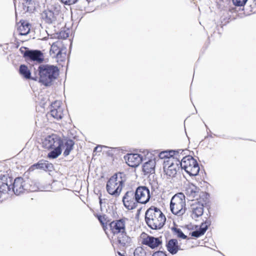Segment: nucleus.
Here are the masks:
<instances>
[{"instance_id": "nucleus-1", "label": "nucleus", "mask_w": 256, "mask_h": 256, "mask_svg": "<svg viewBox=\"0 0 256 256\" xmlns=\"http://www.w3.org/2000/svg\"><path fill=\"white\" fill-rule=\"evenodd\" d=\"M34 77L32 80L42 83L44 86L51 85L52 82L56 80L59 74L58 66L48 64H38V68H34Z\"/></svg>"}, {"instance_id": "nucleus-2", "label": "nucleus", "mask_w": 256, "mask_h": 256, "mask_svg": "<svg viewBox=\"0 0 256 256\" xmlns=\"http://www.w3.org/2000/svg\"><path fill=\"white\" fill-rule=\"evenodd\" d=\"M145 221L152 230H160L164 225L166 218L160 208L151 206L145 212Z\"/></svg>"}, {"instance_id": "nucleus-3", "label": "nucleus", "mask_w": 256, "mask_h": 256, "mask_svg": "<svg viewBox=\"0 0 256 256\" xmlns=\"http://www.w3.org/2000/svg\"><path fill=\"white\" fill-rule=\"evenodd\" d=\"M126 181L124 172L114 174L106 183V188L108 192L116 197L118 196L122 190Z\"/></svg>"}, {"instance_id": "nucleus-4", "label": "nucleus", "mask_w": 256, "mask_h": 256, "mask_svg": "<svg viewBox=\"0 0 256 256\" xmlns=\"http://www.w3.org/2000/svg\"><path fill=\"white\" fill-rule=\"evenodd\" d=\"M185 196L179 192L174 196L170 202V210L172 212L178 216H182L186 212Z\"/></svg>"}, {"instance_id": "nucleus-5", "label": "nucleus", "mask_w": 256, "mask_h": 256, "mask_svg": "<svg viewBox=\"0 0 256 256\" xmlns=\"http://www.w3.org/2000/svg\"><path fill=\"white\" fill-rule=\"evenodd\" d=\"M182 169H183L190 176H196L200 172V166L196 160L190 156H184L179 162Z\"/></svg>"}, {"instance_id": "nucleus-6", "label": "nucleus", "mask_w": 256, "mask_h": 256, "mask_svg": "<svg viewBox=\"0 0 256 256\" xmlns=\"http://www.w3.org/2000/svg\"><path fill=\"white\" fill-rule=\"evenodd\" d=\"M20 51L28 62H36L40 64L44 60L43 54L40 50H30L26 47H22Z\"/></svg>"}, {"instance_id": "nucleus-7", "label": "nucleus", "mask_w": 256, "mask_h": 256, "mask_svg": "<svg viewBox=\"0 0 256 256\" xmlns=\"http://www.w3.org/2000/svg\"><path fill=\"white\" fill-rule=\"evenodd\" d=\"M0 176H6V178H8V185L10 188L8 192L12 190V191L16 195H19L24 192V180L22 178H17L12 181V178L9 176L7 174L0 175Z\"/></svg>"}, {"instance_id": "nucleus-8", "label": "nucleus", "mask_w": 256, "mask_h": 256, "mask_svg": "<svg viewBox=\"0 0 256 256\" xmlns=\"http://www.w3.org/2000/svg\"><path fill=\"white\" fill-rule=\"evenodd\" d=\"M135 192L136 199L138 203L146 204L151 198L150 190L146 186H139L134 191Z\"/></svg>"}, {"instance_id": "nucleus-9", "label": "nucleus", "mask_w": 256, "mask_h": 256, "mask_svg": "<svg viewBox=\"0 0 256 256\" xmlns=\"http://www.w3.org/2000/svg\"><path fill=\"white\" fill-rule=\"evenodd\" d=\"M135 192L134 190L127 191L122 198V202L126 208L129 210L136 208L138 206V202L136 199Z\"/></svg>"}, {"instance_id": "nucleus-10", "label": "nucleus", "mask_w": 256, "mask_h": 256, "mask_svg": "<svg viewBox=\"0 0 256 256\" xmlns=\"http://www.w3.org/2000/svg\"><path fill=\"white\" fill-rule=\"evenodd\" d=\"M43 146L46 149H52L58 146H63L62 140L56 134H52L46 137L42 142Z\"/></svg>"}, {"instance_id": "nucleus-11", "label": "nucleus", "mask_w": 256, "mask_h": 256, "mask_svg": "<svg viewBox=\"0 0 256 256\" xmlns=\"http://www.w3.org/2000/svg\"><path fill=\"white\" fill-rule=\"evenodd\" d=\"M126 218L115 220L111 222L110 224V230L114 234H120L122 232H126Z\"/></svg>"}, {"instance_id": "nucleus-12", "label": "nucleus", "mask_w": 256, "mask_h": 256, "mask_svg": "<svg viewBox=\"0 0 256 256\" xmlns=\"http://www.w3.org/2000/svg\"><path fill=\"white\" fill-rule=\"evenodd\" d=\"M124 158L130 166L135 168L142 162L143 156L138 154H128L124 156Z\"/></svg>"}, {"instance_id": "nucleus-13", "label": "nucleus", "mask_w": 256, "mask_h": 256, "mask_svg": "<svg viewBox=\"0 0 256 256\" xmlns=\"http://www.w3.org/2000/svg\"><path fill=\"white\" fill-rule=\"evenodd\" d=\"M58 15V11L48 9L42 12V17L46 23L53 24L56 23Z\"/></svg>"}, {"instance_id": "nucleus-14", "label": "nucleus", "mask_w": 256, "mask_h": 256, "mask_svg": "<svg viewBox=\"0 0 256 256\" xmlns=\"http://www.w3.org/2000/svg\"><path fill=\"white\" fill-rule=\"evenodd\" d=\"M184 152L183 150L180 149L177 150H170L168 152H162L159 154V156L160 158H169L172 160L176 159V161L180 162V154H182Z\"/></svg>"}, {"instance_id": "nucleus-15", "label": "nucleus", "mask_w": 256, "mask_h": 256, "mask_svg": "<svg viewBox=\"0 0 256 256\" xmlns=\"http://www.w3.org/2000/svg\"><path fill=\"white\" fill-rule=\"evenodd\" d=\"M53 168L52 164L49 163L48 162L42 160L37 163L34 164L30 168V170H34L35 169L42 170H44L52 171Z\"/></svg>"}, {"instance_id": "nucleus-16", "label": "nucleus", "mask_w": 256, "mask_h": 256, "mask_svg": "<svg viewBox=\"0 0 256 256\" xmlns=\"http://www.w3.org/2000/svg\"><path fill=\"white\" fill-rule=\"evenodd\" d=\"M162 243V240L159 238H156L153 236H148L142 240V244L148 246L150 248L154 249Z\"/></svg>"}, {"instance_id": "nucleus-17", "label": "nucleus", "mask_w": 256, "mask_h": 256, "mask_svg": "<svg viewBox=\"0 0 256 256\" xmlns=\"http://www.w3.org/2000/svg\"><path fill=\"white\" fill-rule=\"evenodd\" d=\"M204 204L200 203L197 200H194L191 205V210L192 215L195 218H198L202 216L204 213Z\"/></svg>"}, {"instance_id": "nucleus-18", "label": "nucleus", "mask_w": 256, "mask_h": 256, "mask_svg": "<svg viewBox=\"0 0 256 256\" xmlns=\"http://www.w3.org/2000/svg\"><path fill=\"white\" fill-rule=\"evenodd\" d=\"M211 222L206 220L204 222L202 223L199 229L194 230L190 233L192 236L198 238L204 235L210 226Z\"/></svg>"}, {"instance_id": "nucleus-19", "label": "nucleus", "mask_w": 256, "mask_h": 256, "mask_svg": "<svg viewBox=\"0 0 256 256\" xmlns=\"http://www.w3.org/2000/svg\"><path fill=\"white\" fill-rule=\"evenodd\" d=\"M168 163V166L166 170H165V166H164L166 174L169 176L174 177L177 173V170H179L180 168L178 166L180 164L179 163L174 164L173 162V160H170V158H169Z\"/></svg>"}, {"instance_id": "nucleus-20", "label": "nucleus", "mask_w": 256, "mask_h": 256, "mask_svg": "<svg viewBox=\"0 0 256 256\" xmlns=\"http://www.w3.org/2000/svg\"><path fill=\"white\" fill-rule=\"evenodd\" d=\"M166 246L168 250L172 254H176L180 249L178 240L174 238L170 240L167 242Z\"/></svg>"}, {"instance_id": "nucleus-21", "label": "nucleus", "mask_w": 256, "mask_h": 256, "mask_svg": "<svg viewBox=\"0 0 256 256\" xmlns=\"http://www.w3.org/2000/svg\"><path fill=\"white\" fill-rule=\"evenodd\" d=\"M156 162L150 160L146 162L142 166V171L145 175L154 174L155 172Z\"/></svg>"}, {"instance_id": "nucleus-22", "label": "nucleus", "mask_w": 256, "mask_h": 256, "mask_svg": "<svg viewBox=\"0 0 256 256\" xmlns=\"http://www.w3.org/2000/svg\"><path fill=\"white\" fill-rule=\"evenodd\" d=\"M8 178H6V176H0V202H2L3 199L2 198V195L8 192V190L10 188L8 185Z\"/></svg>"}, {"instance_id": "nucleus-23", "label": "nucleus", "mask_w": 256, "mask_h": 256, "mask_svg": "<svg viewBox=\"0 0 256 256\" xmlns=\"http://www.w3.org/2000/svg\"><path fill=\"white\" fill-rule=\"evenodd\" d=\"M118 242L120 246L126 247L131 242V238L128 236L126 232H122L118 236Z\"/></svg>"}, {"instance_id": "nucleus-24", "label": "nucleus", "mask_w": 256, "mask_h": 256, "mask_svg": "<svg viewBox=\"0 0 256 256\" xmlns=\"http://www.w3.org/2000/svg\"><path fill=\"white\" fill-rule=\"evenodd\" d=\"M22 6L26 12H32L36 8L34 0H23Z\"/></svg>"}, {"instance_id": "nucleus-25", "label": "nucleus", "mask_w": 256, "mask_h": 256, "mask_svg": "<svg viewBox=\"0 0 256 256\" xmlns=\"http://www.w3.org/2000/svg\"><path fill=\"white\" fill-rule=\"evenodd\" d=\"M198 188L193 184L189 185L186 189V194L190 199L196 198L198 192Z\"/></svg>"}, {"instance_id": "nucleus-26", "label": "nucleus", "mask_w": 256, "mask_h": 256, "mask_svg": "<svg viewBox=\"0 0 256 256\" xmlns=\"http://www.w3.org/2000/svg\"><path fill=\"white\" fill-rule=\"evenodd\" d=\"M19 72L24 78L26 79L32 80V77H34V76H31V72L30 70H28V66L25 64H21L20 66Z\"/></svg>"}, {"instance_id": "nucleus-27", "label": "nucleus", "mask_w": 256, "mask_h": 256, "mask_svg": "<svg viewBox=\"0 0 256 256\" xmlns=\"http://www.w3.org/2000/svg\"><path fill=\"white\" fill-rule=\"evenodd\" d=\"M30 26L28 22H22L21 24L18 28L20 34L26 36L30 32Z\"/></svg>"}, {"instance_id": "nucleus-28", "label": "nucleus", "mask_w": 256, "mask_h": 256, "mask_svg": "<svg viewBox=\"0 0 256 256\" xmlns=\"http://www.w3.org/2000/svg\"><path fill=\"white\" fill-rule=\"evenodd\" d=\"M74 142L73 140L71 139L66 140L64 144V146L66 147V148L63 153V155L64 156H66L70 154V152L74 148Z\"/></svg>"}, {"instance_id": "nucleus-29", "label": "nucleus", "mask_w": 256, "mask_h": 256, "mask_svg": "<svg viewBox=\"0 0 256 256\" xmlns=\"http://www.w3.org/2000/svg\"><path fill=\"white\" fill-rule=\"evenodd\" d=\"M62 146H58L54 148H52L53 150L48 154V157L52 159L57 158L62 154Z\"/></svg>"}, {"instance_id": "nucleus-30", "label": "nucleus", "mask_w": 256, "mask_h": 256, "mask_svg": "<svg viewBox=\"0 0 256 256\" xmlns=\"http://www.w3.org/2000/svg\"><path fill=\"white\" fill-rule=\"evenodd\" d=\"M62 109L60 106H58L57 108H52L50 110L51 116L57 120L61 119L62 118Z\"/></svg>"}, {"instance_id": "nucleus-31", "label": "nucleus", "mask_w": 256, "mask_h": 256, "mask_svg": "<svg viewBox=\"0 0 256 256\" xmlns=\"http://www.w3.org/2000/svg\"><path fill=\"white\" fill-rule=\"evenodd\" d=\"M174 234L177 236L178 238L182 239H189L187 236L185 235L182 232L180 228L177 227H172L171 228Z\"/></svg>"}, {"instance_id": "nucleus-32", "label": "nucleus", "mask_w": 256, "mask_h": 256, "mask_svg": "<svg viewBox=\"0 0 256 256\" xmlns=\"http://www.w3.org/2000/svg\"><path fill=\"white\" fill-rule=\"evenodd\" d=\"M134 256H150V254L147 253L145 248L140 246L135 249L134 252Z\"/></svg>"}, {"instance_id": "nucleus-33", "label": "nucleus", "mask_w": 256, "mask_h": 256, "mask_svg": "<svg viewBox=\"0 0 256 256\" xmlns=\"http://www.w3.org/2000/svg\"><path fill=\"white\" fill-rule=\"evenodd\" d=\"M58 42L53 43L51 46V48L50 50V52L56 54L58 56V55L61 54V50L58 48Z\"/></svg>"}, {"instance_id": "nucleus-34", "label": "nucleus", "mask_w": 256, "mask_h": 256, "mask_svg": "<svg viewBox=\"0 0 256 256\" xmlns=\"http://www.w3.org/2000/svg\"><path fill=\"white\" fill-rule=\"evenodd\" d=\"M234 4L237 6H244L248 0H232Z\"/></svg>"}, {"instance_id": "nucleus-35", "label": "nucleus", "mask_w": 256, "mask_h": 256, "mask_svg": "<svg viewBox=\"0 0 256 256\" xmlns=\"http://www.w3.org/2000/svg\"><path fill=\"white\" fill-rule=\"evenodd\" d=\"M30 181L31 180H24L23 186L24 191L26 190L29 192V188H30Z\"/></svg>"}, {"instance_id": "nucleus-36", "label": "nucleus", "mask_w": 256, "mask_h": 256, "mask_svg": "<svg viewBox=\"0 0 256 256\" xmlns=\"http://www.w3.org/2000/svg\"><path fill=\"white\" fill-rule=\"evenodd\" d=\"M61 2L66 5H72L77 2L78 0H60Z\"/></svg>"}, {"instance_id": "nucleus-37", "label": "nucleus", "mask_w": 256, "mask_h": 256, "mask_svg": "<svg viewBox=\"0 0 256 256\" xmlns=\"http://www.w3.org/2000/svg\"><path fill=\"white\" fill-rule=\"evenodd\" d=\"M30 188H29V192L37 191L38 189L37 186L32 181H30Z\"/></svg>"}, {"instance_id": "nucleus-38", "label": "nucleus", "mask_w": 256, "mask_h": 256, "mask_svg": "<svg viewBox=\"0 0 256 256\" xmlns=\"http://www.w3.org/2000/svg\"><path fill=\"white\" fill-rule=\"evenodd\" d=\"M68 36L69 34L68 32H66L64 31H61L58 35V38L64 39L66 38Z\"/></svg>"}, {"instance_id": "nucleus-39", "label": "nucleus", "mask_w": 256, "mask_h": 256, "mask_svg": "<svg viewBox=\"0 0 256 256\" xmlns=\"http://www.w3.org/2000/svg\"><path fill=\"white\" fill-rule=\"evenodd\" d=\"M152 256H167L166 252L162 251L156 252L153 254Z\"/></svg>"}, {"instance_id": "nucleus-40", "label": "nucleus", "mask_w": 256, "mask_h": 256, "mask_svg": "<svg viewBox=\"0 0 256 256\" xmlns=\"http://www.w3.org/2000/svg\"><path fill=\"white\" fill-rule=\"evenodd\" d=\"M102 146H97L94 148V150L100 152L102 151Z\"/></svg>"}, {"instance_id": "nucleus-41", "label": "nucleus", "mask_w": 256, "mask_h": 256, "mask_svg": "<svg viewBox=\"0 0 256 256\" xmlns=\"http://www.w3.org/2000/svg\"><path fill=\"white\" fill-rule=\"evenodd\" d=\"M98 219L99 221L102 223V225H104V224L102 222V216H98ZM103 228L104 230V226H103Z\"/></svg>"}, {"instance_id": "nucleus-42", "label": "nucleus", "mask_w": 256, "mask_h": 256, "mask_svg": "<svg viewBox=\"0 0 256 256\" xmlns=\"http://www.w3.org/2000/svg\"><path fill=\"white\" fill-rule=\"evenodd\" d=\"M99 202H100V208H102V200L100 196H99Z\"/></svg>"}, {"instance_id": "nucleus-43", "label": "nucleus", "mask_w": 256, "mask_h": 256, "mask_svg": "<svg viewBox=\"0 0 256 256\" xmlns=\"http://www.w3.org/2000/svg\"><path fill=\"white\" fill-rule=\"evenodd\" d=\"M118 254L120 256H124V255L122 254L120 252H118Z\"/></svg>"}, {"instance_id": "nucleus-44", "label": "nucleus", "mask_w": 256, "mask_h": 256, "mask_svg": "<svg viewBox=\"0 0 256 256\" xmlns=\"http://www.w3.org/2000/svg\"><path fill=\"white\" fill-rule=\"evenodd\" d=\"M86 0V2H87L88 3V2H90V0Z\"/></svg>"}, {"instance_id": "nucleus-45", "label": "nucleus", "mask_w": 256, "mask_h": 256, "mask_svg": "<svg viewBox=\"0 0 256 256\" xmlns=\"http://www.w3.org/2000/svg\"><path fill=\"white\" fill-rule=\"evenodd\" d=\"M255 4L256 5V0H254Z\"/></svg>"}]
</instances>
